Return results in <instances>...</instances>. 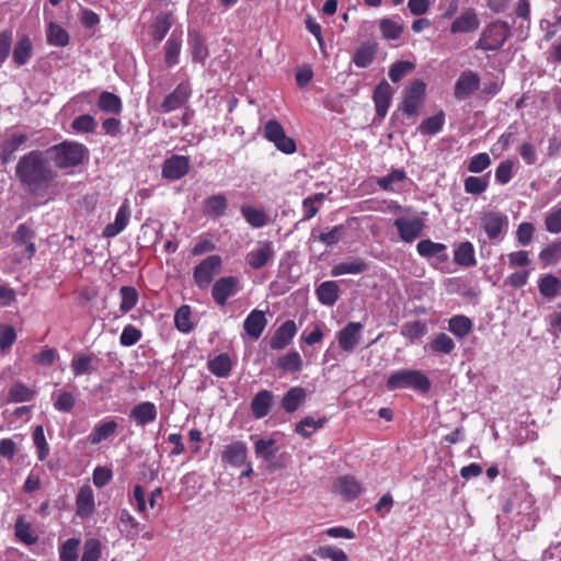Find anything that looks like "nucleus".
I'll use <instances>...</instances> for the list:
<instances>
[{"instance_id": "nucleus-1", "label": "nucleus", "mask_w": 561, "mask_h": 561, "mask_svg": "<svg viewBox=\"0 0 561 561\" xmlns=\"http://www.w3.org/2000/svg\"><path fill=\"white\" fill-rule=\"evenodd\" d=\"M15 175L24 186L37 191L46 187L56 178V172L42 151L32 150L20 158Z\"/></svg>"}, {"instance_id": "nucleus-2", "label": "nucleus", "mask_w": 561, "mask_h": 561, "mask_svg": "<svg viewBox=\"0 0 561 561\" xmlns=\"http://www.w3.org/2000/svg\"><path fill=\"white\" fill-rule=\"evenodd\" d=\"M47 153L59 169L73 168L82 163L87 148L75 141H62L51 146Z\"/></svg>"}, {"instance_id": "nucleus-3", "label": "nucleus", "mask_w": 561, "mask_h": 561, "mask_svg": "<svg viewBox=\"0 0 561 561\" xmlns=\"http://www.w3.org/2000/svg\"><path fill=\"white\" fill-rule=\"evenodd\" d=\"M386 387L390 391L411 388L421 392H427L431 389V381L421 370L399 369L389 375Z\"/></svg>"}, {"instance_id": "nucleus-4", "label": "nucleus", "mask_w": 561, "mask_h": 561, "mask_svg": "<svg viewBox=\"0 0 561 561\" xmlns=\"http://www.w3.org/2000/svg\"><path fill=\"white\" fill-rule=\"evenodd\" d=\"M510 36L511 30L507 22L495 21L482 31L480 38L476 43V48L484 51L499 50Z\"/></svg>"}, {"instance_id": "nucleus-5", "label": "nucleus", "mask_w": 561, "mask_h": 561, "mask_svg": "<svg viewBox=\"0 0 561 561\" xmlns=\"http://www.w3.org/2000/svg\"><path fill=\"white\" fill-rule=\"evenodd\" d=\"M425 92V82L420 79L413 80L410 85L403 90V98L399 105V110L409 117L419 115V110L423 104Z\"/></svg>"}, {"instance_id": "nucleus-6", "label": "nucleus", "mask_w": 561, "mask_h": 561, "mask_svg": "<svg viewBox=\"0 0 561 561\" xmlns=\"http://www.w3.org/2000/svg\"><path fill=\"white\" fill-rule=\"evenodd\" d=\"M263 135L266 140L274 144L276 149L283 153L291 154L297 150L295 139L286 135L284 127L276 119H268L265 123Z\"/></svg>"}, {"instance_id": "nucleus-7", "label": "nucleus", "mask_w": 561, "mask_h": 561, "mask_svg": "<svg viewBox=\"0 0 561 561\" xmlns=\"http://www.w3.org/2000/svg\"><path fill=\"white\" fill-rule=\"evenodd\" d=\"M222 260L219 255L214 254L204 259L195 266L193 277L196 285L201 288L207 287L214 279L215 274L221 267Z\"/></svg>"}, {"instance_id": "nucleus-8", "label": "nucleus", "mask_w": 561, "mask_h": 561, "mask_svg": "<svg viewBox=\"0 0 561 561\" xmlns=\"http://www.w3.org/2000/svg\"><path fill=\"white\" fill-rule=\"evenodd\" d=\"M275 257L274 243L270 240L259 241L256 247L245 255V263L252 270H261Z\"/></svg>"}, {"instance_id": "nucleus-9", "label": "nucleus", "mask_w": 561, "mask_h": 561, "mask_svg": "<svg viewBox=\"0 0 561 561\" xmlns=\"http://www.w3.org/2000/svg\"><path fill=\"white\" fill-rule=\"evenodd\" d=\"M241 289V284L236 276H224L218 278L211 288V297L214 301L224 307L228 298L236 295Z\"/></svg>"}, {"instance_id": "nucleus-10", "label": "nucleus", "mask_w": 561, "mask_h": 561, "mask_svg": "<svg viewBox=\"0 0 561 561\" xmlns=\"http://www.w3.org/2000/svg\"><path fill=\"white\" fill-rule=\"evenodd\" d=\"M191 168V160L187 156L172 154L162 163L161 174L169 181H178L184 178Z\"/></svg>"}, {"instance_id": "nucleus-11", "label": "nucleus", "mask_w": 561, "mask_h": 561, "mask_svg": "<svg viewBox=\"0 0 561 561\" xmlns=\"http://www.w3.org/2000/svg\"><path fill=\"white\" fill-rule=\"evenodd\" d=\"M507 226L508 218L501 211H486L480 218V227L490 240L499 239Z\"/></svg>"}, {"instance_id": "nucleus-12", "label": "nucleus", "mask_w": 561, "mask_h": 561, "mask_svg": "<svg viewBox=\"0 0 561 561\" xmlns=\"http://www.w3.org/2000/svg\"><path fill=\"white\" fill-rule=\"evenodd\" d=\"M393 226L400 239L407 243H411L422 234L424 221L420 217H399L394 219Z\"/></svg>"}, {"instance_id": "nucleus-13", "label": "nucleus", "mask_w": 561, "mask_h": 561, "mask_svg": "<svg viewBox=\"0 0 561 561\" xmlns=\"http://www.w3.org/2000/svg\"><path fill=\"white\" fill-rule=\"evenodd\" d=\"M192 94V89L188 82L179 83L175 89L169 93L161 103L162 113H170L184 106Z\"/></svg>"}, {"instance_id": "nucleus-14", "label": "nucleus", "mask_w": 561, "mask_h": 561, "mask_svg": "<svg viewBox=\"0 0 561 561\" xmlns=\"http://www.w3.org/2000/svg\"><path fill=\"white\" fill-rule=\"evenodd\" d=\"M221 462L230 467H241L245 465L248 459V447L244 442L234 440L224 446L220 455Z\"/></svg>"}, {"instance_id": "nucleus-15", "label": "nucleus", "mask_w": 561, "mask_h": 561, "mask_svg": "<svg viewBox=\"0 0 561 561\" xmlns=\"http://www.w3.org/2000/svg\"><path fill=\"white\" fill-rule=\"evenodd\" d=\"M362 330L363 324L360 322H348L337 333L340 348L346 353H352L359 343Z\"/></svg>"}, {"instance_id": "nucleus-16", "label": "nucleus", "mask_w": 561, "mask_h": 561, "mask_svg": "<svg viewBox=\"0 0 561 561\" xmlns=\"http://www.w3.org/2000/svg\"><path fill=\"white\" fill-rule=\"evenodd\" d=\"M392 95L393 89L386 80L379 82L374 89L373 100L376 107V114L379 118L382 119L386 117L391 104Z\"/></svg>"}, {"instance_id": "nucleus-17", "label": "nucleus", "mask_w": 561, "mask_h": 561, "mask_svg": "<svg viewBox=\"0 0 561 561\" xmlns=\"http://www.w3.org/2000/svg\"><path fill=\"white\" fill-rule=\"evenodd\" d=\"M480 79L478 75L471 70H467L460 73L454 88L455 98L458 100H466L476 90H478Z\"/></svg>"}, {"instance_id": "nucleus-18", "label": "nucleus", "mask_w": 561, "mask_h": 561, "mask_svg": "<svg viewBox=\"0 0 561 561\" xmlns=\"http://www.w3.org/2000/svg\"><path fill=\"white\" fill-rule=\"evenodd\" d=\"M297 333V325L294 320H286L276 329L270 340V347L274 351L284 350Z\"/></svg>"}, {"instance_id": "nucleus-19", "label": "nucleus", "mask_w": 561, "mask_h": 561, "mask_svg": "<svg viewBox=\"0 0 561 561\" xmlns=\"http://www.w3.org/2000/svg\"><path fill=\"white\" fill-rule=\"evenodd\" d=\"M267 325L265 312L259 309L252 310L243 322L245 333L253 340H257Z\"/></svg>"}, {"instance_id": "nucleus-20", "label": "nucleus", "mask_w": 561, "mask_h": 561, "mask_svg": "<svg viewBox=\"0 0 561 561\" xmlns=\"http://www.w3.org/2000/svg\"><path fill=\"white\" fill-rule=\"evenodd\" d=\"M334 490L347 501H353L362 493V484L355 477L346 474L339 477L334 482Z\"/></svg>"}, {"instance_id": "nucleus-21", "label": "nucleus", "mask_w": 561, "mask_h": 561, "mask_svg": "<svg viewBox=\"0 0 561 561\" xmlns=\"http://www.w3.org/2000/svg\"><path fill=\"white\" fill-rule=\"evenodd\" d=\"M118 424L114 419H107L95 424L91 433L87 436V440L91 445H99L100 443L111 438L115 435Z\"/></svg>"}, {"instance_id": "nucleus-22", "label": "nucleus", "mask_w": 561, "mask_h": 561, "mask_svg": "<svg viewBox=\"0 0 561 561\" xmlns=\"http://www.w3.org/2000/svg\"><path fill=\"white\" fill-rule=\"evenodd\" d=\"M130 218V209L127 202H124L115 216L114 222L107 224L103 229L104 238H114L119 234L128 225Z\"/></svg>"}, {"instance_id": "nucleus-23", "label": "nucleus", "mask_w": 561, "mask_h": 561, "mask_svg": "<svg viewBox=\"0 0 561 561\" xmlns=\"http://www.w3.org/2000/svg\"><path fill=\"white\" fill-rule=\"evenodd\" d=\"M28 139L24 133H14L10 135L0 145V159L2 164L9 163L14 158V152L21 148Z\"/></svg>"}, {"instance_id": "nucleus-24", "label": "nucleus", "mask_w": 561, "mask_h": 561, "mask_svg": "<svg viewBox=\"0 0 561 561\" xmlns=\"http://www.w3.org/2000/svg\"><path fill=\"white\" fill-rule=\"evenodd\" d=\"M480 25L477 13L473 9H466L461 14L451 23L450 33H470L478 30Z\"/></svg>"}, {"instance_id": "nucleus-25", "label": "nucleus", "mask_w": 561, "mask_h": 561, "mask_svg": "<svg viewBox=\"0 0 561 561\" xmlns=\"http://www.w3.org/2000/svg\"><path fill=\"white\" fill-rule=\"evenodd\" d=\"M95 508L94 494L90 485L80 488L76 497V514L81 518L89 517Z\"/></svg>"}, {"instance_id": "nucleus-26", "label": "nucleus", "mask_w": 561, "mask_h": 561, "mask_svg": "<svg viewBox=\"0 0 561 561\" xmlns=\"http://www.w3.org/2000/svg\"><path fill=\"white\" fill-rule=\"evenodd\" d=\"M34 47L28 35H22L12 50V61L16 67L26 65L33 57Z\"/></svg>"}, {"instance_id": "nucleus-27", "label": "nucleus", "mask_w": 561, "mask_h": 561, "mask_svg": "<svg viewBox=\"0 0 561 561\" xmlns=\"http://www.w3.org/2000/svg\"><path fill=\"white\" fill-rule=\"evenodd\" d=\"M378 45L375 42L367 41L360 44L354 51L352 57L353 62L358 68L369 67L377 54Z\"/></svg>"}, {"instance_id": "nucleus-28", "label": "nucleus", "mask_w": 561, "mask_h": 561, "mask_svg": "<svg viewBox=\"0 0 561 561\" xmlns=\"http://www.w3.org/2000/svg\"><path fill=\"white\" fill-rule=\"evenodd\" d=\"M157 408L150 401H145L136 404L131 410L129 417L136 422L137 425L145 426L157 419Z\"/></svg>"}, {"instance_id": "nucleus-29", "label": "nucleus", "mask_w": 561, "mask_h": 561, "mask_svg": "<svg viewBox=\"0 0 561 561\" xmlns=\"http://www.w3.org/2000/svg\"><path fill=\"white\" fill-rule=\"evenodd\" d=\"M228 209L227 197L222 193L214 194L204 201L203 213L206 217L220 218Z\"/></svg>"}, {"instance_id": "nucleus-30", "label": "nucleus", "mask_w": 561, "mask_h": 561, "mask_svg": "<svg viewBox=\"0 0 561 561\" xmlns=\"http://www.w3.org/2000/svg\"><path fill=\"white\" fill-rule=\"evenodd\" d=\"M273 404V394L268 390L259 391L251 401V412L252 415L256 419L265 417L272 408Z\"/></svg>"}, {"instance_id": "nucleus-31", "label": "nucleus", "mask_w": 561, "mask_h": 561, "mask_svg": "<svg viewBox=\"0 0 561 561\" xmlns=\"http://www.w3.org/2000/svg\"><path fill=\"white\" fill-rule=\"evenodd\" d=\"M316 295L320 304L332 307L340 298L339 285L334 280H325L317 287Z\"/></svg>"}, {"instance_id": "nucleus-32", "label": "nucleus", "mask_w": 561, "mask_h": 561, "mask_svg": "<svg viewBox=\"0 0 561 561\" xmlns=\"http://www.w3.org/2000/svg\"><path fill=\"white\" fill-rule=\"evenodd\" d=\"M416 251L423 257L437 256L440 262H447L449 259L446 253V245L444 243L434 242L430 239L421 240L416 244Z\"/></svg>"}, {"instance_id": "nucleus-33", "label": "nucleus", "mask_w": 561, "mask_h": 561, "mask_svg": "<svg viewBox=\"0 0 561 561\" xmlns=\"http://www.w3.org/2000/svg\"><path fill=\"white\" fill-rule=\"evenodd\" d=\"M207 368L216 377L227 378L232 370V362L227 353H221L208 359Z\"/></svg>"}, {"instance_id": "nucleus-34", "label": "nucleus", "mask_w": 561, "mask_h": 561, "mask_svg": "<svg viewBox=\"0 0 561 561\" xmlns=\"http://www.w3.org/2000/svg\"><path fill=\"white\" fill-rule=\"evenodd\" d=\"M182 49V38L176 32H172L164 45V62L168 67L179 64L180 53Z\"/></svg>"}, {"instance_id": "nucleus-35", "label": "nucleus", "mask_w": 561, "mask_h": 561, "mask_svg": "<svg viewBox=\"0 0 561 561\" xmlns=\"http://www.w3.org/2000/svg\"><path fill=\"white\" fill-rule=\"evenodd\" d=\"M538 290L547 299H553L561 293V280L552 275L547 274L539 278Z\"/></svg>"}, {"instance_id": "nucleus-36", "label": "nucleus", "mask_w": 561, "mask_h": 561, "mask_svg": "<svg viewBox=\"0 0 561 561\" xmlns=\"http://www.w3.org/2000/svg\"><path fill=\"white\" fill-rule=\"evenodd\" d=\"M473 328L470 318L463 314H457L448 320V330L459 340L465 339Z\"/></svg>"}, {"instance_id": "nucleus-37", "label": "nucleus", "mask_w": 561, "mask_h": 561, "mask_svg": "<svg viewBox=\"0 0 561 561\" xmlns=\"http://www.w3.org/2000/svg\"><path fill=\"white\" fill-rule=\"evenodd\" d=\"M305 399L306 390L301 387H293L284 394L282 399V408L287 413H293L298 410Z\"/></svg>"}, {"instance_id": "nucleus-38", "label": "nucleus", "mask_w": 561, "mask_h": 561, "mask_svg": "<svg viewBox=\"0 0 561 561\" xmlns=\"http://www.w3.org/2000/svg\"><path fill=\"white\" fill-rule=\"evenodd\" d=\"M172 14L170 12H161L156 16L152 25L151 36L154 42L163 41L170 28L172 27Z\"/></svg>"}, {"instance_id": "nucleus-39", "label": "nucleus", "mask_w": 561, "mask_h": 561, "mask_svg": "<svg viewBox=\"0 0 561 561\" xmlns=\"http://www.w3.org/2000/svg\"><path fill=\"white\" fill-rule=\"evenodd\" d=\"M456 264L470 267L477 264L474 248L470 241L461 242L454 252Z\"/></svg>"}, {"instance_id": "nucleus-40", "label": "nucleus", "mask_w": 561, "mask_h": 561, "mask_svg": "<svg viewBox=\"0 0 561 561\" xmlns=\"http://www.w3.org/2000/svg\"><path fill=\"white\" fill-rule=\"evenodd\" d=\"M47 43L55 47H65L69 44V33L55 22H50L46 28Z\"/></svg>"}, {"instance_id": "nucleus-41", "label": "nucleus", "mask_w": 561, "mask_h": 561, "mask_svg": "<svg viewBox=\"0 0 561 561\" xmlns=\"http://www.w3.org/2000/svg\"><path fill=\"white\" fill-rule=\"evenodd\" d=\"M98 107L105 113L121 114L123 111V103L118 95L115 93L103 91L98 99Z\"/></svg>"}, {"instance_id": "nucleus-42", "label": "nucleus", "mask_w": 561, "mask_h": 561, "mask_svg": "<svg viewBox=\"0 0 561 561\" xmlns=\"http://www.w3.org/2000/svg\"><path fill=\"white\" fill-rule=\"evenodd\" d=\"M241 214H242L244 220L252 228H262V227L266 226L268 222V216L265 213V210L256 209L250 205H242Z\"/></svg>"}, {"instance_id": "nucleus-43", "label": "nucleus", "mask_w": 561, "mask_h": 561, "mask_svg": "<svg viewBox=\"0 0 561 561\" xmlns=\"http://www.w3.org/2000/svg\"><path fill=\"white\" fill-rule=\"evenodd\" d=\"M188 44L191 47L192 60L194 62H202L208 57V47L204 38L197 32L190 33Z\"/></svg>"}, {"instance_id": "nucleus-44", "label": "nucleus", "mask_w": 561, "mask_h": 561, "mask_svg": "<svg viewBox=\"0 0 561 561\" xmlns=\"http://www.w3.org/2000/svg\"><path fill=\"white\" fill-rule=\"evenodd\" d=\"M367 263L362 259L341 262L335 264L331 270V275L336 277L345 274H360L367 270Z\"/></svg>"}, {"instance_id": "nucleus-45", "label": "nucleus", "mask_w": 561, "mask_h": 561, "mask_svg": "<svg viewBox=\"0 0 561 561\" xmlns=\"http://www.w3.org/2000/svg\"><path fill=\"white\" fill-rule=\"evenodd\" d=\"M444 124L445 113L440 110L435 115L423 119L417 129L422 135H435L443 129Z\"/></svg>"}, {"instance_id": "nucleus-46", "label": "nucleus", "mask_w": 561, "mask_h": 561, "mask_svg": "<svg viewBox=\"0 0 561 561\" xmlns=\"http://www.w3.org/2000/svg\"><path fill=\"white\" fill-rule=\"evenodd\" d=\"M16 538L27 545H34L37 542L38 537L34 534L30 523L25 522L23 516H19L14 525Z\"/></svg>"}, {"instance_id": "nucleus-47", "label": "nucleus", "mask_w": 561, "mask_h": 561, "mask_svg": "<svg viewBox=\"0 0 561 561\" xmlns=\"http://www.w3.org/2000/svg\"><path fill=\"white\" fill-rule=\"evenodd\" d=\"M427 332V325L424 321L414 320L405 322L401 328V334L411 343L422 339Z\"/></svg>"}, {"instance_id": "nucleus-48", "label": "nucleus", "mask_w": 561, "mask_h": 561, "mask_svg": "<svg viewBox=\"0 0 561 561\" xmlns=\"http://www.w3.org/2000/svg\"><path fill=\"white\" fill-rule=\"evenodd\" d=\"M35 390L30 389L27 386H25L22 382H15L11 386L8 399L11 402H27L31 401L35 396Z\"/></svg>"}, {"instance_id": "nucleus-49", "label": "nucleus", "mask_w": 561, "mask_h": 561, "mask_svg": "<svg viewBox=\"0 0 561 561\" xmlns=\"http://www.w3.org/2000/svg\"><path fill=\"white\" fill-rule=\"evenodd\" d=\"M119 295L122 298L119 309L122 313H127L131 309L135 308V306L138 302V291L135 287L131 286H123L119 289Z\"/></svg>"}, {"instance_id": "nucleus-50", "label": "nucleus", "mask_w": 561, "mask_h": 561, "mask_svg": "<svg viewBox=\"0 0 561 561\" xmlns=\"http://www.w3.org/2000/svg\"><path fill=\"white\" fill-rule=\"evenodd\" d=\"M325 421V417L316 421L312 416H306L296 424L295 431L302 437L308 438L316 430L321 428Z\"/></svg>"}, {"instance_id": "nucleus-51", "label": "nucleus", "mask_w": 561, "mask_h": 561, "mask_svg": "<svg viewBox=\"0 0 561 561\" xmlns=\"http://www.w3.org/2000/svg\"><path fill=\"white\" fill-rule=\"evenodd\" d=\"M277 365L284 371L297 373L302 367L301 356L297 351H291L288 354L280 356Z\"/></svg>"}, {"instance_id": "nucleus-52", "label": "nucleus", "mask_w": 561, "mask_h": 561, "mask_svg": "<svg viewBox=\"0 0 561 561\" xmlns=\"http://www.w3.org/2000/svg\"><path fill=\"white\" fill-rule=\"evenodd\" d=\"M33 443L37 450V458L39 461L46 460L49 455V445L44 434V427L42 425L35 426L33 431Z\"/></svg>"}, {"instance_id": "nucleus-53", "label": "nucleus", "mask_w": 561, "mask_h": 561, "mask_svg": "<svg viewBox=\"0 0 561 561\" xmlns=\"http://www.w3.org/2000/svg\"><path fill=\"white\" fill-rule=\"evenodd\" d=\"M489 186V173L485 176H468L463 181L465 192L472 195H479L486 191Z\"/></svg>"}, {"instance_id": "nucleus-54", "label": "nucleus", "mask_w": 561, "mask_h": 561, "mask_svg": "<svg viewBox=\"0 0 561 561\" xmlns=\"http://www.w3.org/2000/svg\"><path fill=\"white\" fill-rule=\"evenodd\" d=\"M455 346L454 340L446 333L437 334L430 343V348L439 354H450Z\"/></svg>"}, {"instance_id": "nucleus-55", "label": "nucleus", "mask_w": 561, "mask_h": 561, "mask_svg": "<svg viewBox=\"0 0 561 561\" xmlns=\"http://www.w3.org/2000/svg\"><path fill=\"white\" fill-rule=\"evenodd\" d=\"M175 328L183 333H188L193 329L191 322V308L187 305L181 306L174 314Z\"/></svg>"}, {"instance_id": "nucleus-56", "label": "nucleus", "mask_w": 561, "mask_h": 561, "mask_svg": "<svg viewBox=\"0 0 561 561\" xmlns=\"http://www.w3.org/2000/svg\"><path fill=\"white\" fill-rule=\"evenodd\" d=\"M275 439L260 438L254 444V451L256 456L262 457L265 461H271L275 458L277 449L274 448Z\"/></svg>"}, {"instance_id": "nucleus-57", "label": "nucleus", "mask_w": 561, "mask_h": 561, "mask_svg": "<svg viewBox=\"0 0 561 561\" xmlns=\"http://www.w3.org/2000/svg\"><path fill=\"white\" fill-rule=\"evenodd\" d=\"M539 259L545 265H552L561 261V241L553 242L542 249Z\"/></svg>"}, {"instance_id": "nucleus-58", "label": "nucleus", "mask_w": 561, "mask_h": 561, "mask_svg": "<svg viewBox=\"0 0 561 561\" xmlns=\"http://www.w3.org/2000/svg\"><path fill=\"white\" fill-rule=\"evenodd\" d=\"M80 540L77 538H69L59 549L60 561H78V549Z\"/></svg>"}, {"instance_id": "nucleus-59", "label": "nucleus", "mask_w": 561, "mask_h": 561, "mask_svg": "<svg viewBox=\"0 0 561 561\" xmlns=\"http://www.w3.org/2000/svg\"><path fill=\"white\" fill-rule=\"evenodd\" d=\"M415 68L414 62L409 60L397 61L390 66L389 78L392 82H399L409 72Z\"/></svg>"}, {"instance_id": "nucleus-60", "label": "nucleus", "mask_w": 561, "mask_h": 561, "mask_svg": "<svg viewBox=\"0 0 561 561\" xmlns=\"http://www.w3.org/2000/svg\"><path fill=\"white\" fill-rule=\"evenodd\" d=\"M314 553L321 559H331L332 561H348L347 554L340 548L333 546H320Z\"/></svg>"}, {"instance_id": "nucleus-61", "label": "nucleus", "mask_w": 561, "mask_h": 561, "mask_svg": "<svg viewBox=\"0 0 561 561\" xmlns=\"http://www.w3.org/2000/svg\"><path fill=\"white\" fill-rule=\"evenodd\" d=\"M70 366L75 376L90 374L92 370V357L83 354L73 356Z\"/></svg>"}, {"instance_id": "nucleus-62", "label": "nucleus", "mask_w": 561, "mask_h": 561, "mask_svg": "<svg viewBox=\"0 0 561 561\" xmlns=\"http://www.w3.org/2000/svg\"><path fill=\"white\" fill-rule=\"evenodd\" d=\"M119 524L123 526V528L127 533L128 537L135 538L138 536L139 523L127 510H122L121 515H119Z\"/></svg>"}, {"instance_id": "nucleus-63", "label": "nucleus", "mask_w": 561, "mask_h": 561, "mask_svg": "<svg viewBox=\"0 0 561 561\" xmlns=\"http://www.w3.org/2000/svg\"><path fill=\"white\" fill-rule=\"evenodd\" d=\"M71 127L78 133H93L96 122L92 115L83 114L72 121Z\"/></svg>"}, {"instance_id": "nucleus-64", "label": "nucleus", "mask_w": 561, "mask_h": 561, "mask_svg": "<svg viewBox=\"0 0 561 561\" xmlns=\"http://www.w3.org/2000/svg\"><path fill=\"white\" fill-rule=\"evenodd\" d=\"M101 552V542L94 538L88 539L83 546L81 561H99Z\"/></svg>"}]
</instances>
